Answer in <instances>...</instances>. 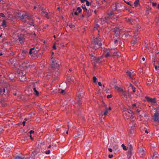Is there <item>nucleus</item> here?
I'll return each instance as SVG.
<instances>
[{"label":"nucleus","mask_w":159,"mask_h":159,"mask_svg":"<svg viewBox=\"0 0 159 159\" xmlns=\"http://www.w3.org/2000/svg\"><path fill=\"white\" fill-rule=\"evenodd\" d=\"M101 39L98 37L93 38L90 47L93 49H96L98 48L101 46Z\"/></svg>","instance_id":"obj_1"},{"label":"nucleus","mask_w":159,"mask_h":159,"mask_svg":"<svg viewBox=\"0 0 159 159\" xmlns=\"http://www.w3.org/2000/svg\"><path fill=\"white\" fill-rule=\"evenodd\" d=\"M52 61V68L53 70H58L59 66V64L57 58H54L53 57L51 59Z\"/></svg>","instance_id":"obj_2"},{"label":"nucleus","mask_w":159,"mask_h":159,"mask_svg":"<svg viewBox=\"0 0 159 159\" xmlns=\"http://www.w3.org/2000/svg\"><path fill=\"white\" fill-rule=\"evenodd\" d=\"M90 56L92 61L93 63H94V64L100 63L102 61V57H100L96 58L92 54H90Z\"/></svg>","instance_id":"obj_3"},{"label":"nucleus","mask_w":159,"mask_h":159,"mask_svg":"<svg viewBox=\"0 0 159 159\" xmlns=\"http://www.w3.org/2000/svg\"><path fill=\"white\" fill-rule=\"evenodd\" d=\"M17 73L19 76H24L26 74V71L21 66H20L17 71Z\"/></svg>","instance_id":"obj_4"},{"label":"nucleus","mask_w":159,"mask_h":159,"mask_svg":"<svg viewBox=\"0 0 159 159\" xmlns=\"http://www.w3.org/2000/svg\"><path fill=\"white\" fill-rule=\"evenodd\" d=\"M18 39H15V40L16 41L18 40L20 43L22 44L25 41V35L23 34H20L17 35Z\"/></svg>","instance_id":"obj_5"},{"label":"nucleus","mask_w":159,"mask_h":159,"mask_svg":"<svg viewBox=\"0 0 159 159\" xmlns=\"http://www.w3.org/2000/svg\"><path fill=\"white\" fill-rule=\"evenodd\" d=\"M114 13L111 12L108 14V15L107 16L105 17L104 19L103 20L105 22H106L107 23H109L108 20L110 19H112L114 18Z\"/></svg>","instance_id":"obj_6"},{"label":"nucleus","mask_w":159,"mask_h":159,"mask_svg":"<svg viewBox=\"0 0 159 159\" xmlns=\"http://www.w3.org/2000/svg\"><path fill=\"white\" fill-rule=\"evenodd\" d=\"M112 31L115 33V35L114 36V38H116L119 36V34L120 33L121 30L118 28H115L112 29Z\"/></svg>","instance_id":"obj_7"},{"label":"nucleus","mask_w":159,"mask_h":159,"mask_svg":"<svg viewBox=\"0 0 159 159\" xmlns=\"http://www.w3.org/2000/svg\"><path fill=\"white\" fill-rule=\"evenodd\" d=\"M83 94L84 92L83 91H82V90H80L77 93V99L79 105H80L81 104V103L80 102V99L83 97Z\"/></svg>","instance_id":"obj_8"},{"label":"nucleus","mask_w":159,"mask_h":159,"mask_svg":"<svg viewBox=\"0 0 159 159\" xmlns=\"http://www.w3.org/2000/svg\"><path fill=\"white\" fill-rule=\"evenodd\" d=\"M121 4L119 3H115L112 9L113 11L120 10L121 9Z\"/></svg>","instance_id":"obj_9"},{"label":"nucleus","mask_w":159,"mask_h":159,"mask_svg":"<svg viewBox=\"0 0 159 159\" xmlns=\"http://www.w3.org/2000/svg\"><path fill=\"white\" fill-rule=\"evenodd\" d=\"M159 112L156 111L154 114L153 117V120L154 121H157L159 120Z\"/></svg>","instance_id":"obj_10"},{"label":"nucleus","mask_w":159,"mask_h":159,"mask_svg":"<svg viewBox=\"0 0 159 159\" xmlns=\"http://www.w3.org/2000/svg\"><path fill=\"white\" fill-rule=\"evenodd\" d=\"M131 122L132 123V125L130 126V129L129 130V133L130 134H132L133 131V130L134 129L135 127V125L136 124L134 122V120H133V118H132Z\"/></svg>","instance_id":"obj_11"},{"label":"nucleus","mask_w":159,"mask_h":159,"mask_svg":"<svg viewBox=\"0 0 159 159\" xmlns=\"http://www.w3.org/2000/svg\"><path fill=\"white\" fill-rule=\"evenodd\" d=\"M126 73L128 75L131 79H133V77L135 75V73L134 71H127Z\"/></svg>","instance_id":"obj_12"},{"label":"nucleus","mask_w":159,"mask_h":159,"mask_svg":"<svg viewBox=\"0 0 159 159\" xmlns=\"http://www.w3.org/2000/svg\"><path fill=\"white\" fill-rule=\"evenodd\" d=\"M25 16H28V15L26 13L23 14L20 17V19L22 20L23 22L26 23L27 18L25 17Z\"/></svg>","instance_id":"obj_13"},{"label":"nucleus","mask_w":159,"mask_h":159,"mask_svg":"<svg viewBox=\"0 0 159 159\" xmlns=\"http://www.w3.org/2000/svg\"><path fill=\"white\" fill-rule=\"evenodd\" d=\"M37 82L35 83H33V91H34V94H35L36 95L38 96L39 95V93L38 91H37V90L36 89V88L35 87V84H37Z\"/></svg>","instance_id":"obj_14"},{"label":"nucleus","mask_w":159,"mask_h":159,"mask_svg":"<svg viewBox=\"0 0 159 159\" xmlns=\"http://www.w3.org/2000/svg\"><path fill=\"white\" fill-rule=\"evenodd\" d=\"M145 98L147 101L151 103H155L156 102V99L155 98H152L148 97H146Z\"/></svg>","instance_id":"obj_15"},{"label":"nucleus","mask_w":159,"mask_h":159,"mask_svg":"<svg viewBox=\"0 0 159 159\" xmlns=\"http://www.w3.org/2000/svg\"><path fill=\"white\" fill-rule=\"evenodd\" d=\"M138 152L139 155L140 156H142L144 154V150L142 148H139L138 150Z\"/></svg>","instance_id":"obj_16"},{"label":"nucleus","mask_w":159,"mask_h":159,"mask_svg":"<svg viewBox=\"0 0 159 159\" xmlns=\"http://www.w3.org/2000/svg\"><path fill=\"white\" fill-rule=\"evenodd\" d=\"M127 21L131 24H134L135 23L136 21L134 20L132 18H128L127 19Z\"/></svg>","instance_id":"obj_17"},{"label":"nucleus","mask_w":159,"mask_h":159,"mask_svg":"<svg viewBox=\"0 0 159 159\" xmlns=\"http://www.w3.org/2000/svg\"><path fill=\"white\" fill-rule=\"evenodd\" d=\"M134 153L133 150H128L127 152V157L128 158H130Z\"/></svg>","instance_id":"obj_18"},{"label":"nucleus","mask_w":159,"mask_h":159,"mask_svg":"<svg viewBox=\"0 0 159 159\" xmlns=\"http://www.w3.org/2000/svg\"><path fill=\"white\" fill-rule=\"evenodd\" d=\"M42 13L43 15L44 14V16H45L46 18L48 19H49L50 18L49 17V15L50 14V13L48 14L47 12H45L44 11H42Z\"/></svg>","instance_id":"obj_19"},{"label":"nucleus","mask_w":159,"mask_h":159,"mask_svg":"<svg viewBox=\"0 0 159 159\" xmlns=\"http://www.w3.org/2000/svg\"><path fill=\"white\" fill-rule=\"evenodd\" d=\"M139 0H135V1L134 4L135 7H137L139 5Z\"/></svg>","instance_id":"obj_20"},{"label":"nucleus","mask_w":159,"mask_h":159,"mask_svg":"<svg viewBox=\"0 0 159 159\" xmlns=\"http://www.w3.org/2000/svg\"><path fill=\"white\" fill-rule=\"evenodd\" d=\"M112 56H117V57H119L120 56V53L117 52H114L112 55Z\"/></svg>","instance_id":"obj_21"},{"label":"nucleus","mask_w":159,"mask_h":159,"mask_svg":"<svg viewBox=\"0 0 159 159\" xmlns=\"http://www.w3.org/2000/svg\"><path fill=\"white\" fill-rule=\"evenodd\" d=\"M27 18V20H30L32 21L33 20V18L30 15H28V16H25V17Z\"/></svg>","instance_id":"obj_22"},{"label":"nucleus","mask_w":159,"mask_h":159,"mask_svg":"<svg viewBox=\"0 0 159 159\" xmlns=\"http://www.w3.org/2000/svg\"><path fill=\"white\" fill-rule=\"evenodd\" d=\"M129 87H131L132 89H133V93L135 92V88L133 86L132 84H130Z\"/></svg>","instance_id":"obj_23"},{"label":"nucleus","mask_w":159,"mask_h":159,"mask_svg":"<svg viewBox=\"0 0 159 159\" xmlns=\"http://www.w3.org/2000/svg\"><path fill=\"white\" fill-rule=\"evenodd\" d=\"M48 148H50V149H51L52 150H53L54 148H56V146H51V145H49Z\"/></svg>","instance_id":"obj_24"},{"label":"nucleus","mask_w":159,"mask_h":159,"mask_svg":"<svg viewBox=\"0 0 159 159\" xmlns=\"http://www.w3.org/2000/svg\"><path fill=\"white\" fill-rule=\"evenodd\" d=\"M29 54L31 55V56L33 58H34V57L33 56L34 52L32 51V50L30 49L29 51Z\"/></svg>","instance_id":"obj_25"},{"label":"nucleus","mask_w":159,"mask_h":159,"mask_svg":"<svg viewBox=\"0 0 159 159\" xmlns=\"http://www.w3.org/2000/svg\"><path fill=\"white\" fill-rule=\"evenodd\" d=\"M159 155L157 153H155L152 157V159H156V158Z\"/></svg>","instance_id":"obj_26"},{"label":"nucleus","mask_w":159,"mask_h":159,"mask_svg":"<svg viewBox=\"0 0 159 159\" xmlns=\"http://www.w3.org/2000/svg\"><path fill=\"white\" fill-rule=\"evenodd\" d=\"M127 149H128V150H133L132 145L131 144L128 145V146L127 147Z\"/></svg>","instance_id":"obj_27"},{"label":"nucleus","mask_w":159,"mask_h":159,"mask_svg":"<svg viewBox=\"0 0 159 159\" xmlns=\"http://www.w3.org/2000/svg\"><path fill=\"white\" fill-rule=\"evenodd\" d=\"M91 10H89L88 11L86 12L87 13V16L88 17H89L91 16Z\"/></svg>","instance_id":"obj_28"},{"label":"nucleus","mask_w":159,"mask_h":159,"mask_svg":"<svg viewBox=\"0 0 159 159\" xmlns=\"http://www.w3.org/2000/svg\"><path fill=\"white\" fill-rule=\"evenodd\" d=\"M111 53H112V52H111V53H110L109 52L107 53L105 55V57H109V56H112V54H111Z\"/></svg>","instance_id":"obj_29"},{"label":"nucleus","mask_w":159,"mask_h":159,"mask_svg":"<svg viewBox=\"0 0 159 159\" xmlns=\"http://www.w3.org/2000/svg\"><path fill=\"white\" fill-rule=\"evenodd\" d=\"M121 147L124 150H127V148H126V147L124 144H122Z\"/></svg>","instance_id":"obj_30"},{"label":"nucleus","mask_w":159,"mask_h":159,"mask_svg":"<svg viewBox=\"0 0 159 159\" xmlns=\"http://www.w3.org/2000/svg\"><path fill=\"white\" fill-rule=\"evenodd\" d=\"M77 11H78L79 13H80L81 12L82 9L80 7H78L77 9Z\"/></svg>","instance_id":"obj_31"},{"label":"nucleus","mask_w":159,"mask_h":159,"mask_svg":"<svg viewBox=\"0 0 159 159\" xmlns=\"http://www.w3.org/2000/svg\"><path fill=\"white\" fill-rule=\"evenodd\" d=\"M128 113H129V114H132V115H131V116L130 117V118H133V119L134 118V117H133L132 116H133V112L131 110H129V111H128Z\"/></svg>","instance_id":"obj_32"},{"label":"nucleus","mask_w":159,"mask_h":159,"mask_svg":"<svg viewBox=\"0 0 159 159\" xmlns=\"http://www.w3.org/2000/svg\"><path fill=\"white\" fill-rule=\"evenodd\" d=\"M97 80V78H96V77L95 76H94L93 77V81L94 83H96Z\"/></svg>","instance_id":"obj_33"},{"label":"nucleus","mask_w":159,"mask_h":159,"mask_svg":"<svg viewBox=\"0 0 159 159\" xmlns=\"http://www.w3.org/2000/svg\"><path fill=\"white\" fill-rule=\"evenodd\" d=\"M122 96H123V97L126 98V94L125 91H124V92H123Z\"/></svg>","instance_id":"obj_34"},{"label":"nucleus","mask_w":159,"mask_h":159,"mask_svg":"<svg viewBox=\"0 0 159 159\" xmlns=\"http://www.w3.org/2000/svg\"><path fill=\"white\" fill-rule=\"evenodd\" d=\"M67 126H68V128L69 129L70 127H71L72 124H70V122H68V125H67Z\"/></svg>","instance_id":"obj_35"},{"label":"nucleus","mask_w":159,"mask_h":159,"mask_svg":"<svg viewBox=\"0 0 159 159\" xmlns=\"http://www.w3.org/2000/svg\"><path fill=\"white\" fill-rule=\"evenodd\" d=\"M15 159H23V158L22 157L18 156L15 157Z\"/></svg>","instance_id":"obj_36"},{"label":"nucleus","mask_w":159,"mask_h":159,"mask_svg":"<svg viewBox=\"0 0 159 159\" xmlns=\"http://www.w3.org/2000/svg\"><path fill=\"white\" fill-rule=\"evenodd\" d=\"M155 21L157 23V25H158V23L159 22V18H156L155 20Z\"/></svg>","instance_id":"obj_37"},{"label":"nucleus","mask_w":159,"mask_h":159,"mask_svg":"<svg viewBox=\"0 0 159 159\" xmlns=\"http://www.w3.org/2000/svg\"><path fill=\"white\" fill-rule=\"evenodd\" d=\"M73 77H72L71 78H68V80H69V81H73V80H74V79H73Z\"/></svg>","instance_id":"obj_38"},{"label":"nucleus","mask_w":159,"mask_h":159,"mask_svg":"<svg viewBox=\"0 0 159 159\" xmlns=\"http://www.w3.org/2000/svg\"><path fill=\"white\" fill-rule=\"evenodd\" d=\"M0 16L2 17H5V15L3 13H0Z\"/></svg>","instance_id":"obj_39"},{"label":"nucleus","mask_w":159,"mask_h":159,"mask_svg":"<svg viewBox=\"0 0 159 159\" xmlns=\"http://www.w3.org/2000/svg\"><path fill=\"white\" fill-rule=\"evenodd\" d=\"M125 2V3H126L127 4L129 5H130V6H131V7H132L133 6L131 4V2Z\"/></svg>","instance_id":"obj_40"},{"label":"nucleus","mask_w":159,"mask_h":159,"mask_svg":"<svg viewBox=\"0 0 159 159\" xmlns=\"http://www.w3.org/2000/svg\"><path fill=\"white\" fill-rule=\"evenodd\" d=\"M86 5L87 6H89L90 5V4H91L87 0V1H86Z\"/></svg>","instance_id":"obj_41"},{"label":"nucleus","mask_w":159,"mask_h":159,"mask_svg":"<svg viewBox=\"0 0 159 159\" xmlns=\"http://www.w3.org/2000/svg\"><path fill=\"white\" fill-rule=\"evenodd\" d=\"M40 5H38L37 6H34V9H35L36 8H40Z\"/></svg>","instance_id":"obj_42"},{"label":"nucleus","mask_w":159,"mask_h":159,"mask_svg":"<svg viewBox=\"0 0 159 159\" xmlns=\"http://www.w3.org/2000/svg\"><path fill=\"white\" fill-rule=\"evenodd\" d=\"M152 5L153 6L155 7L157 5V3L156 2H152Z\"/></svg>","instance_id":"obj_43"},{"label":"nucleus","mask_w":159,"mask_h":159,"mask_svg":"<svg viewBox=\"0 0 159 159\" xmlns=\"http://www.w3.org/2000/svg\"><path fill=\"white\" fill-rule=\"evenodd\" d=\"M3 94V92H2V89L0 88V94L2 95Z\"/></svg>","instance_id":"obj_44"},{"label":"nucleus","mask_w":159,"mask_h":159,"mask_svg":"<svg viewBox=\"0 0 159 159\" xmlns=\"http://www.w3.org/2000/svg\"><path fill=\"white\" fill-rule=\"evenodd\" d=\"M112 95L111 94L108 95L107 96V98H111L112 97Z\"/></svg>","instance_id":"obj_45"},{"label":"nucleus","mask_w":159,"mask_h":159,"mask_svg":"<svg viewBox=\"0 0 159 159\" xmlns=\"http://www.w3.org/2000/svg\"><path fill=\"white\" fill-rule=\"evenodd\" d=\"M50 151L49 150L45 152V153L47 154H49L50 153Z\"/></svg>","instance_id":"obj_46"},{"label":"nucleus","mask_w":159,"mask_h":159,"mask_svg":"<svg viewBox=\"0 0 159 159\" xmlns=\"http://www.w3.org/2000/svg\"><path fill=\"white\" fill-rule=\"evenodd\" d=\"M69 26L70 28H73L75 27L74 25H70Z\"/></svg>","instance_id":"obj_47"},{"label":"nucleus","mask_w":159,"mask_h":159,"mask_svg":"<svg viewBox=\"0 0 159 159\" xmlns=\"http://www.w3.org/2000/svg\"><path fill=\"white\" fill-rule=\"evenodd\" d=\"M64 90H62V89L59 90V92L61 93H63L64 92Z\"/></svg>","instance_id":"obj_48"},{"label":"nucleus","mask_w":159,"mask_h":159,"mask_svg":"<svg viewBox=\"0 0 159 159\" xmlns=\"http://www.w3.org/2000/svg\"><path fill=\"white\" fill-rule=\"evenodd\" d=\"M118 90H119L120 91L122 92L124 91L122 89L120 88H119V89H118Z\"/></svg>","instance_id":"obj_49"},{"label":"nucleus","mask_w":159,"mask_h":159,"mask_svg":"<svg viewBox=\"0 0 159 159\" xmlns=\"http://www.w3.org/2000/svg\"><path fill=\"white\" fill-rule=\"evenodd\" d=\"M83 10H84L86 8V6L85 5L82 6V7Z\"/></svg>","instance_id":"obj_50"},{"label":"nucleus","mask_w":159,"mask_h":159,"mask_svg":"<svg viewBox=\"0 0 159 159\" xmlns=\"http://www.w3.org/2000/svg\"><path fill=\"white\" fill-rule=\"evenodd\" d=\"M107 113H108V111H107V109L104 112V115H106L107 114Z\"/></svg>","instance_id":"obj_51"},{"label":"nucleus","mask_w":159,"mask_h":159,"mask_svg":"<svg viewBox=\"0 0 159 159\" xmlns=\"http://www.w3.org/2000/svg\"><path fill=\"white\" fill-rule=\"evenodd\" d=\"M2 25L3 26L5 25V26H6L5 21H3V22L2 23Z\"/></svg>","instance_id":"obj_52"},{"label":"nucleus","mask_w":159,"mask_h":159,"mask_svg":"<svg viewBox=\"0 0 159 159\" xmlns=\"http://www.w3.org/2000/svg\"><path fill=\"white\" fill-rule=\"evenodd\" d=\"M113 157V155L112 154L109 155L108 156V157L109 158H112Z\"/></svg>","instance_id":"obj_53"},{"label":"nucleus","mask_w":159,"mask_h":159,"mask_svg":"<svg viewBox=\"0 0 159 159\" xmlns=\"http://www.w3.org/2000/svg\"><path fill=\"white\" fill-rule=\"evenodd\" d=\"M137 43V42L136 41H136H133L132 44H136Z\"/></svg>","instance_id":"obj_54"},{"label":"nucleus","mask_w":159,"mask_h":159,"mask_svg":"<svg viewBox=\"0 0 159 159\" xmlns=\"http://www.w3.org/2000/svg\"><path fill=\"white\" fill-rule=\"evenodd\" d=\"M114 88L116 89H119V87L117 85H115L114 86Z\"/></svg>","instance_id":"obj_55"},{"label":"nucleus","mask_w":159,"mask_h":159,"mask_svg":"<svg viewBox=\"0 0 159 159\" xmlns=\"http://www.w3.org/2000/svg\"><path fill=\"white\" fill-rule=\"evenodd\" d=\"M109 151L110 152H112V150L111 148H109L108 149Z\"/></svg>","instance_id":"obj_56"},{"label":"nucleus","mask_w":159,"mask_h":159,"mask_svg":"<svg viewBox=\"0 0 159 159\" xmlns=\"http://www.w3.org/2000/svg\"><path fill=\"white\" fill-rule=\"evenodd\" d=\"M80 1L82 3H84L85 2H86L87 0H80Z\"/></svg>","instance_id":"obj_57"},{"label":"nucleus","mask_w":159,"mask_h":159,"mask_svg":"<svg viewBox=\"0 0 159 159\" xmlns=\"http://www.w3.org/2000/svg\"><path fill=\"white\" fill-rule=\"evenodd\" d=\"M34 133V131L32 130H30V134L32 133Z\"/></svg>","instance_id":"obj_58"},{"label":"nucleus","mask_w":159,"mask_h":159,"mask_svg":"<svg viewBox=\"0 0 159 159\" xmlns=\"http://www.w3.org/2000/svg\"><path fill=\"white\" fill-rule=\"evenodd\" d=\"M25 124V121H23L22 122V124L23 126H24Z\"/></svg>","instance_id":"obj_59"},{"label":"nucleus","mask_w":159,"mask_h":159,"mask_svg":"<svg viewBox=\"0 0 159 159\" xmlns=\"http://www.w3.org/2000/svg\"><path fill=\"white\" fill-rule=\"evenodd\" d=\"M98 85L100 86H102V84H101V83L100 82H98Z\"/></svg>","instance_id":"obj_60"},{"label":"nucleus","mask_w":159,"mask_h":159,"mask_svg":"<svg viewBox=\"0 0 159 159\" xmlns=\"http://www.w3.org/2000/svg\"><path fill=\"white\" fill-rule=\"evenodd\" d=\"M88 10H87V9L86 8L84 10V12H87Z\"/></svg>","instance_id":"obj_61"},{"label":"nucleus","mask_w":159,"mask_h":159,"mask_svg":"<svg viewBox=\"0 0 159 159\" xmlns=\"http://www.w3.org/2000/svg\"><path fill=\"white\" fill-rule=\"evenodd\" d=\"M53 48L54 49H56V47L55 45H53Z\"/></svg>","instance_id":"obj_62"},{"label":"nucleus","mask_w":159,"mask_h":159,"mask_svg":"<svg viewBox=\"0 0 159 159\" xmlns=\"http://www.w3.org/2000/svg\"><path fill=\"white\" fill-rule=\"evenodd\" d=\"M2 89V92H3V94L5 92V89L4 88H3V89Z\"/></svg>","instance_id":"obj_63"},{"label":"nucleus","mask_w":159,"mask_h":159,"mask_svg":"<svg viewBox=\"0 0 159 159\" xmlns=\"http://www.w3.org/2000/svg\"><path fill=\"white\" fill-rule=\"evenodd\" d=\"M74 14L76 16H77L78 15V13L76 12H75L74 13Z\"/></svg>","instance_id":"obj_64"}]
</instances>
